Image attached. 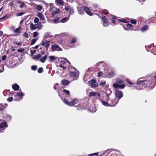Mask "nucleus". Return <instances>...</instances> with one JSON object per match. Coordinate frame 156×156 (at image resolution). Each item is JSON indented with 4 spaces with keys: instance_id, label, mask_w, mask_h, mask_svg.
<instances>
[{
    "instance_id": "f257e3e1",
    "label": "nucleus",
    "mask_w": 156,
    "mask_h": 156,
    "mask_svg": "<svg viewBox=\"0 0 156 156\" xmlns=\"http://www.w3.org/2000/svg\"><path fill=\"white\" fill-rule=\"evenodd\" d=\"M156 84V81H155L154 77L153 79L148 81L144 80L143 78H141L137 80L135 87L138 90L143 89L147 87L150 88H153Z\"/></svg>"
},
{
    "instance_id": "f03ea898",
    "label": "nucleus",
    "mask_w": 156,
    "mask_h": 156,
    "mask_svg": "<svg viewBox=\"0 0 156 156\" xmlns=\"http://www.w3.org/2000/svg\"><path fill=\"white\" fill-rule=\"evenodd\" d=\"M116 83H114L113 84V87L116 89H122L124 88L125 85L124 84H121L123 83V81L120 79L116 80Z\"/></svg>"
},
{
    "instance_id": "7ed1b4c3",
    "label": "nucleus",
    "mask_w": 156,
    "mask_h": 156,
    "mask_svg": "<svg viewBox=\"0 0 156 156\" xmlns=\"http://www.w3.org/2000/svg\"><path fill=\"white\" fill-rule=\"evenodd\" d=\"M60 61L61 62V64L58 66L59 67L63 69H65L68 66H69L70 63L66 59L62 58Z\"/></svg>"
},
{
    "instance_id": "20e7f679",
    "label": "nucleus",
    "mask_w": 156,
    "mask_h": 156,
    "mask_svg": "<svg viewBox=\"0 0 156 156\" xmlns=\"http://www.w3.org/2000/svg\"><path fill=\"white\" fill-rule=\"evenodd\" d=\"M63 102L66 105L69 106H73L76 105L78 101V100L76 98L73 99L72 101L69 102L66 98H64L63 100Z\"/></svg>"
},
{
    "instance_id": "39448f33",
    "label": "nucleus",
    "mask_w": 156,
    "mask_h": 156,
    "mask_svg": "<svg viewBox=\"0 0 156 156\" xmlns=\"http://www.w3.org/2000/svg\"><path fill=\"white\" fill-rule=\"evenodd\" d=\"M49 12H51L52 16H54L60 13L58 9L54 6H51L49 8Z\"/></svg>"
},
{
    "instance_id": "423d86ee",
    "label": "nucleus",
    "mask_w": 156,
    "mask_h": 156,
    "mask_svg": "<svg viewBox=\"0 0 156 156\" xmlns=\"http://www.w3.org/2000/svg\"><path fill=\"white\" fill-rule=\"evenodd\" d=\"M111 17L112 18L111 21L112 22V23L115 24H116V23L118 21L122 22L123 23L126 22V21L125 20L116 19V17L115 16H112Z\"/></svg>"
},
{
    "instance_id": "0eeeda50",
    "label": "nucleus",
    "mask_w": 156,
    "mask_h": 156,
    "mask_svg": "<svg viewBox=\"0 0 156 156\" xmlns=\"http://www.w3.org/2000/svg\"><path fill=\"white\" fill-rule=\"evenodd\" d=\"M89 95L90 97H94L96 99H100L101 94L99 93H96L95 92H90L89 93Z\"/></svg>"
},
{
    "instance_id": "6e6552de",
    "label": "nucleus",
    "mask_w": 156,
    "mask_h": 156,
    "mask_svg": "<svg viewBox=\"0 0 156 156\" xmlns=\"http://www.w3.org/2000/svg\"><path fill=\"white\" fill-rule=\"evenodd\" d=\"M70 76L72 77H73L75 80L77 79L78 78L79 73L78 72H71L69 73Z\"/></svg>"
},
{
    "instance_id": "1a4fd4ad",
    "label": "nucleus",
    "mask_w": 156,
    "mask_h": 156,
    "mask_svg": "<svg viewBox=\"0 0 156 156\" xmlns=\"http://www.w3.org/2000/svg\"><path fill=\"white\" fill-rule=\"evenodd\" d=\"M102 19L103 22V26L104 27L107 26L108 25V22L109 21L108 19L105 16H102Z\"/></svg>"
},
{
    "instance_id": "9d476101",
    "label": "nucleus",
    "mask_w": 156,
    "mask_h": 156,
    "mask_svg": "<svg viewBox=\"0 0 156 156\" xmlns=\"http://www.w3.org/2000/svg\"><path fill=\"white\" fill-rule=\"evenodd\" d=\"M51 49L52 51H61L62 49L57 44H54L52 46Z\"/></svg>"
},
{
    "instance_id": "9b49d317",
    "label": "nucleus",
    "mask_w": 156,
    "mask_h": 156,
    "mask_svg": "<svg viewBox=\"0 0 156 156\" xmlns=\"http://www.w3.org/2000/svg\"><path fill=\"white\" fill-rule=\"evenodd\" d=\"M108 75L107 77L108 78L112 77L115 74V73L114 72L112 69H108Z\"/></svg>"
},
{
    "instance_id": "f8f14e48",
    "label": "nucleus",
    "mask_w": 156,
    "mask_h": 156,
    "mask_svg": "<svg viewBox=\"0 0 156 156\" xmlns=\"http://www.w3.org/2000/svg\"><path fill=\"white\" fill-rule=\"evenodd\" d=\"M50 41L47 40H43L42 41V45L47 48H48L50 45Z\"/></svg>"
},
{
    "instance_id": "ddd939ff",
    "label": "nucleus",
    "mask_w": 156,
    "mask_h": 156,
    "mask_svg": "<svg viewBox=\"0 0 156 156\" xmlns=\"http://www.w3.org/2000/svg\"><path fill=\"white\" fill-rule=\"evenodd\" d=\"M15 97L17 96L22 97L21 99L23 98V97L24 95V93L22 92H14L13 93Z\"/></svg>"
},
{
    "instance_id": "4468645a",
    "label": "nucleus",
    "mask_w": 156,
    "mask_h": 156,
    "mask_svg": "<svg viewBox=\"0 0 156 156\" xmlns=\"http://www.w3.org/2000/svg\"><path fill=\"white\" fill-rule=\"evenodd\" d=\"M115 95L116 97L119 99H120L123 96V94L122 92L119 90L116 91Z\"/></svg>"
},
{
    "instance_id": "2eb2a0df",
    "label": "nucleus",
    "mask_w": 156,
    "mask_h": 156,
    "mask_svg": "<svg viewBox=\"0 0 156 156\" xmlns=\"http://www.w3.org/2000/svg\"><path fill=\"white\" fill-rule=\"evenodd\" d=\"M90 85L92 87H96L98 86V84L96 83V80H91Z\"/></svg>"
},
{
    "instance_id": "dca6fc26",
    "label": "nucleus",
    "mask_w": 156,
    "mask_h": 156,
    "mask_svg": "<svg viewBox=\"0 0 156 156\" xmlns=\"http://www.w3.org/2000/svg\"><path fill=\"white\" fill-rule=\"evenodd\" d=\"M68 71L69 72V73L71 72H78V71L74 67L72 66H69Z\"/></svg>"
},
{
    "instance_id": "f3484780",
    "label": "nucleus",
    "mask_w": 156,
    "mask_h": 156,
    "mask_svg": "<svg viewBox=\"0 0 156 156\" xmlns=\"http://www.w3.org/2000/svg\"><path fill=\"white\" fill-rule=\"evenodd\" d=\"M119 100H116L115 99L114 100H112L111 102H109V104L111 105V106H115L118 102Z\"/></svg>"
},
{
    "instance_id": "a211bd4d",
    "label": "nucleus",
    "mask_w": 156,
    "mask_h": 156,
    "mask_svg": "<svg viewBox=\"0 0 156 156\" xmlns=\"http://www.w3.org/2000/svg\"><path fill=\"white\" fill-rule=\"evenodd\" d=\"M61 83L62 85L66 86L69 83V80L63 79L61 81Z\"/></svg>"
},
{
    "instance_id": "6ab92c4d",
    "label": "nucleus",
    "mask_w": 156,
    "mask_h": 156,
    "mask_svg": "<svg viewBox=\"0 0 156 156\" xmlns=\"http://www.w3.org/2000/svg\"><path fill=\"white\" fill-rule=\"evenodd\" d=\"M84 9L85 12L89 15L91 16L92 15V13L90 11L89 8L87 7H85L84 8Z\"/></svg>"
},
{
    "instance_id": "aec40b11",
    "label": "nucleus",
    "mask_w": 156,
    "mask_h": 156,
    "mask_svg": "<svg viewBox=\"0 0 156 156\" xmlns=\"http://www.w3.org/2000/svg\"><path fill=\"white\" fill-rule=\"evenodd\" d=\"M19 86L16 83H15L12 85V89L15 91L18 90L19 89Z\"/></svg>"
},
{
    "instance_id": "412c9836",
    "label": "nucleus",
    "mask_w": 156,
    "mask_h": 156,
    "mask_svg": "<svg viewBox=\"0 0 156 156\" xmlns=\"http://www.w3.org/2000/svg\"><path fill=\"white\" fill-rule=\"evenodd\" d=\"M133 26L130 24H126L125 26H124L123 27L125 30H128L129 29H130L131 27H132Z\"/></svg>"
},
{
    "instance_id": "4be33fe9",
    "label": "nucleus",
    "mask_w": 156,
    "mask_h": 156,
    "mask_svg": "<svg viewBox=\"0 0 156 156\" xmlns=\"http://www.w3.org/2000/svg\"><path fill=\"white\" fill-rule=\"evenodd\" d=\"M36 8L38 11H41L42 10H43V11H44L42 6L40 5H36Z\"/></svg>"
},
{
    "instance_id": "5701e85b",
    "label": "nucleus",
    "mask_w": 156,
    "mask_h": 156,
    "mask_svg": "<svg viewBox=\"0 0 156 156\" xmlns=\"http://www.w3.org/2000/svg\"><path fill=\"white\" fill-rule=\"evenodd\" d=\"M37 16L41 20H44V15L41 13L39 12L38 13Z\"/></svg>"
},
{
    "instance_id": "b1692460",
    "label": "nucleus",
    "mask_w": 156,
    "mask_h": 156,
    "mask_svg": "<svg viewBox=\"0 0 156 156\" xmlns=\"http://www.w3.org/2000/svg\"><path fill=\"white\" fill-rule=\"evenodd\" d=\"M101 101L102 102V104L104 106L107 107L111 106L110 105H109L110 104H109L108 102L105 101L103 100H101Z\"/></svg>"
},
{
    "instance_id": "393cba45",
    "label": "nucleus",
    "mask_w": 156,
    "mask_h": 156,
    "mask_svg": "<svg viewBox=\"0 0 156 156\" xmlns=\"http://www.w3.org/2000/svg\"><path fill=\"white\" fill-rule=\"evenodd\" d=\"M96 65L97 66H100V67H101V66H105V64L103 62L101 61L98 63Z\"/></svg>"
},
{
    "instance_id": "a878e982",
    "label": "nucleus",
    "mask_w": 156,
    "mask_h": 156,
    "mask_svg": "<svg viewBox=\"0 0 156 156\" xmlns=\"http://www.w3.org/2000/svg\"><path fill=\"white\" fill-rule=\"evenodd\" d=\"M41 57L40 54H38L34 56H32V58L34 60H37L40 58Z\"/></svg>"
},
{
    "instance_id": "bb28decb",
    "label": "nucleus",
    "mask_w": 156,
    "mask_h": 156,
    "mask_svg": "<svg viewBox=\"0 0 156 156\" xmlns=\"http://www.w3.org/2000/svg\"><path fill=\"white\" fill-rule=\"evenodd\" d=\"M47 58V56L46 55H45L43 57L40 59V61L42 63H44L46 61Z\"/></svg>"
},
{
    "instance_id": "cd10ccee",
    "label": "nucleus",
    "mask_w": 156,
    "mask_h": 156,
    "mask_svg": "<svg viewBox=\"0 0 156 156\" xmlns=\"http://www.w3.org/2000/svg\"><path fill=\"white\" fill-rule=\"evenodd\" d=\"M6 104L3 105L0 104V111L2 110L6 107Z\"/></svg>"
},
{
    "instance_id": "c85d7f7f",
    "label": "nucleus",
    "mask_w": 156,
    "mask_h": 156,
    "mask_svg": "<svg viewBox=\"0 0 156 156\" xmlns=\"http://www.w3.org/2000/svg\"><path fill=\"white\" fill-rule=\"evenodd\" d=\"M148 27L147 25H145L144 26L142 27L141 29V30L142 31H144L148 29Z\"/></svg>"
},
{
    "instance_id": "c756f323",
    "label": "nucleus",
    "mask_w": 156,
    "mask_h": 156,
    "mask_svg": "<svg viewBox=\"0 0 156 156\" xmlns=\"http://www.w3.org/2000/svg\"><path fill=\"white\" fill-rule=\"evenodd\" d=\"M21 29L20 27H19L18 28L16 29L14 31V32L15 33L18 34L20 33V31Z\"/></svg>"
},
{
    "instance_id": "7c9ffc66",
    "label": "nucleus",
    "mask_w": 156,
    "mask_h": 156,
    "mask_svg": "<svg viewBox=\"0 0 156 156\" xmlns=\"http://www.w3.org/2000/svg\"><path fill=\"white\" fill-rule=\"evenodd\" d=\"M35 27L36 30L37 29H40L41 27V23H39L35 24Z\"/></svg>"
},
{
    "instance_id": "2f4dec72",
    "label": "nucleus",
    "mask_w": 156,
    "mask_h": 156,
    "mask_svg": "<svg viewBox=\"0 0 156 156\" xmlns=\"http://www.w3.org/2000/svg\"><path fill=\"white\" fill-rule=\"evenodd\" d=\"M78 11L79 13L80 14H81V15L83 14V13H84V11H83V9H81V8H79L78 9Z\"/></svg>"
},
{
    "instance_id": "473e14b6",
    "label": "nucleus",
    "mask_w": 156,
    "mask_h": 156,
    "mask_svg": "<svg viewBox=\"0 0 156 156\" xmlns=\"http://www.w3.org/2000/svg\"><path fill=\"white\" fill-rule=\"evenodd\" d=\"M69 17H65L62 19L61 20V22L62 23H65L69 19Z\"/></svg>"
},
{
    "instance_id": "72a5a7b5",
    "label": "nucleus",
    "mask_w": 156,
    "mask_h": 156,
    "mask_svg": "<svg viewBox=\"0 0 156 156\" xmlns=\"http://www.w3.org/2000/svg\"><path fill=\"white\" fill-rule=\"evenodd\" d=\"M55 2L56 3L60 5H62L63 3L62 0H55Z\"/></svg>"
},
{
    "instance_id": "f704fd0d",
    "label": "nucleus",
    "mask_w": 156,
    "mask_h": 156,
    "mask_svg": "<svg viewBox=\"0 0 156 156\" xmlns=\"http://www.w3.org/2000/svg\"><path fill=\"white\" fill-rule=\"evenodd\" d=\"M30 28L31 30H36L35 24H32L30 26Z\"/></svg>"
},
{
    "instance_id": "c9c22d12",
    "label": "nucleus",
    "mask_w": 156,
    "mask_h": 156,
    "mask_svg": "<svg viewBox=\"0 0 156 156\" xmlns=\"http://www.w3.org/2000/svg\"><path fill=\"white\" fill-rule=\"evenodd\" d=\"M112 91L110 89H108L106 91V96H109L110 94L112 93Z\"/></svg>"
},
{
    "instance_id": "e433bc0d",
    "label": "nucleus",
    "mask_w": 156,
    "mask_h": 156,
    "mask_svg": "<svg viewBox=\"0 0 156 156\" xmlns=\"http://www.w3.org/2000/svg\"><path fill=\"white\" fill-rule=\"evenodd\" d=\"M44 38H46L48 37H51V36L48 32L46 33L44 35Z\"/></svg>"
},
{
    "instance_id": "4c0bfd02",
    "label": "nucleus",
    "mask_w": 156,
    "mask_h": 156,
    "mask_svg": "<svg viewBox=\"0 0 156 156\" xmlns=\"http://www.w3.org/2000/svg\"><path fill=\"white\" fill-rule=\"evenodd\" d=\"M9 18V16L8 15H5L3 17L0 18V20L4 19L5 20Z\"/></svg>"
},
{
    "instance_id": "58836bf2",
    "label": "nucleus",
    "mask_w": 156,
    "mask_h": 156,
    "mask_svg": "<svg viewBox=\"0 0 156 156\" xmlns=\"http://www.w3.org/2000/svg\"><path fill=\"white\" fill-rule=\"evenodd\" d=\"M49 58L51 60L53 61L55 59V57L53 56H49Z\"/></svg>"
},
{
    "instance_id": "ea45409f",
    "label": "nucleus",
    "mask_w": 156,
    "mask_h": 156,
    "mask_svg": "<svg viewBox=\"0 0 156 156\" xmlns=\"http://www.w3.org/2000/svg\"><path fill=\"white\" fill-rule=\"evenodd\" d=\"M60 19V18L59 17H57L56 18L53 20V21L55 23H57L59 21Z\"/></svg>"
},
{
    "instance_id": "a19ab883",
    "label": "nucleus",
    "mask_w": 156,
    "mask_h": 156,
    "mask_svg": "<svg viewBox=\"0 0 156 156\" xmlns=\"http://www.w3.org/2000/svg\"><path fill=\"white\" fill-rule=\"evenodd\" d=\"M63 92L65 93L68 95H69L70 94V92L69 91L66 90V89H64L63 90Z\"/></svg>"
},
{
    "instance_id": "79ce46f5",
    "label": "nucleus",
    "mask_w": 156,
    "mask_h": 156,
    "mask_svg": "<svg viewBox=\"0 0 156 156\" xmlns=\"http://www.w3.org/2000/svg\"><path fill=\"white\" fill-rule=\"evenodd\" d=\"M37 39L35 38L33 39L32 40L31 42V43L30 44L31 45H32L34 44L36 42V41Z\"/></svg>"
},
{
    "instance_id": "37998d69",
    "label": "nucleus",
    "mask_w": 156,
    "mask_h": 156,
    "mask_svg": "<svg viewBox=\"0 0 156 156\" xmlns=\"http://www.w3.org/2000/svg\"><path fill=\"white\" fill-rule=\"evenodd\" d=\"M25 13L24 12H21L20 13H17L16 14V16H21L23 15Z\"/></svg>"
},
{
    "instance_id": "c03bdc74",
    "label": "nucleus",
    "mask_w": 156,
    "mask_h": 156,
    "mask_svg": "<svg viewBox=\"0 0 156 156\" xmlns=\"http://www.w3.org/2000/svg\"><path fill=\"white\" fill-rule=\"evenodd\" d=\"M43 69L42 67H40L38 70V72L39 73H41L43 71Z\"/></svg>"
},
{
    "instance_id": "a18cd8bd",
    "label": "nucleus",
    "mask_w": 156,
    "mask_h": 156,
    "mask_svg": "<svg viewBox=\"0 0 156 156\" xmlns=\"http://www.w3.org/2000/svg\"><path fill=\"white\" fill-rule=\"evenodd\" d=\"M39 21V19L37 18L36 17L34 20V22L35 23H37Z\"/></svg>"
},
{
    "instance_id": "49530a36",
    "label": "nucleus",
    "mask_w": 156,
    "mask_h": 156,
    "mask_svg": "<svg viewBox=\"0 0 156 156\" xmlns=\"http://www.w3.org/2000/svg\"><path fill=\"white\" fill-rule=\"evenodd\" d=\"M37 68V66H31V68L32 70H35Z\"/></svg>"
},
{
    "instance_id": "de8ad7c7",
    "label": "nucleus",
    "mask_w": 156,
    "mask_h": 156,
    "mask_svg": "<svg viewBox=\"0 0 156 156\" xmlns=\"http://www.w3.org/2000/svg\"><path fill=\"white\" fill-rule=\"evenodd\" d=\"M106 82L105 81H103L102 82H101L100 83V85L101 86H104L106 84Z\"/></svg>"
},
{
    "instance_id": "09e8293b",
    "label": "nucleus",
    "mask_w": 156,
    "mask_h": 156,
    "mask_svg": "<svg viewBox=\"0 0 156 156\" xmlns=\"http://www.w3.org/2000/svg\"><path fill=\"white\" fill-rule=\"evenodd\" d=\"M102 12L103 14L107 15L108 14V11L107 10H103L102 11Z\"/></svg>"
},
{
    "instance_id": "8fccbe9b",
    "label": "nucleus",
    "mask_w": 156,
    "mask_h": 156,
    "mask_svg": "<svg viewBox=\"0 0 156 156\" xmlns=\"http://www.w3.org/2000/svg\"><path fill=\"white\" fill-rule=\"evenodd\" d=\"M74 12L73 10V9L71 8L69 9V15L73 14Z\"/></svg>"
},
{
    "instance_id": "3c124183",
    "label": "nucleus",
    "mask_w": 156,
    "mask_h": 156,
    "mask_svg": "<svg viewBox=\"0 0 156 156\" xmlns=\"http://www.w3.org/2000/svg\"><path fill=\"white\" fill-rule=\"evenodd\" d=\"M76 41V39L75 38H74L73 39L70 41V43L73 44L75 43Z\"/></svg>"
},
{
    "instance_id": "603ef678",
    "label": "nucleus",
    "mask_w": 156,
    "mask_h": 156,
    "mask_svg": "<svg viewBox=\"0 0 156 156\" xmlns=\"http://www.w3.org/2000/svg\"><path fill=\"white\" fill-rule=\"evenodd\" d=\"M130 23L132 24H136V22L135 20H130Z\"/></svg>"
},
{
    "instance_id": "864d4df0",
    "label": "nucleus",
    "mask_w": 156,
    "mask_h": 156,
    "mask_svg": "<svg viewBox=\"0 0 156 156\" xmlns=\"http://www.w3.org/2000/svg\"><path fill=\"white\" fill-rule=\"evenodd\" d=\"M36 53V50H31L30 51V54H31V55L32 56H33V54Z\"/></svg>"
},
{
    "instance_id": "5fc2aeb1",
    "label": "nucleus",
    "mask_w": 156,
    "mask_h": 156,
    "mask_svg": "<svg viewBox=\"0 0 156 156\" xmlns=\"http://www.w3.org/2000/svg\"><path fill=\"white\" fill-rule=\"evenodd\" d=\"M23 36L26 38H28L29 37L28 35L26 32H25L23 34Z\"/></svg>"
},
{
    "instance_id": "6e6d98bb",
    "label": "nucleus",
    "mask_w": 156,
    "mask_h": 156,
    "mask_svg": "<svg viewBox=\"0 0 156 156\" xmlns=\"http://www.w3.org/2000/svg\"><path fill=\"white\" fill-rule=\"evenodd\" d=\"M38 33L37 32H34L33 33V37H35L38 35Z\"/></svg>"
},
{
    "instance_id": "4d7b16f0",
    "label": "nucleus",
    "mask_w": 156,
    "mask_h": 156,
    "mask_svg": "<svg viewBox=\"0 0 156 156\" xmlns=\"http://www.w3.org/2000/svg\"><path fill=\"white\" fill-rule=\"evenodd\" d=\"M25 5V3L23 2H22L21 3V4L20 6V7L21 8H23Z\"/></svg>"
},
{
    "instance_id": "13d9d810",
    "label": "nucleus",
    "mask_w": 156,
    "mask_h": 156,
    "mask_svg": "<svg viewBox=\"0 0 156 156\" xmlns=\"http://www.w3.org/2000/svg\"><path fill=\"white\" fill-rule=\"evenodd\" d=\"M98 154V153H93V154H89L88 155L89 156H94V155H97Z\"/></svg>"
},
{
    "instance_id": "bf43d9fd",
    "label": "nucleus",
    "mask_w": 156,
    "mask_h": 156,
    "mask_svg": "<svg viewBox=\"0 0 156 156\" xmlns=\"http://www.w3.org/2000/svg\"><path fill=\"white\" fill-rule=\"evenodd\" d=\"M16 43L18 46H21L22 44V43L21 42H16Z\"/></svg>"
},
{
    "instance_id": "052dcab7",
    "label": "nucleus",
    "mask_w": 156,
    "mask_h": 156,
    "mask_svg": "<svg viewBox=\"0 0 156 156\" xmlns=\"http://www.w3.org/2000/svg\"><path fill=\"white\" fill-rule=\"evenodd\" d=\"M24 50L23 48H19L17 50V51L19 52H22Z\"/></svg>"
},
{
    "instance_id": "680f3d73",
    "label": "nucleus",
    "mask_w": 156,
    "mask_h": 156,
    "mask_svg": "<svg viewBox=\"0 0 156 156\" xmlns=\"http://www.w3.org/2000/svg\"><path fill=\"white\" fill-rule=\"evenodd\" d=\"M13 98L12 97H10L7 99V101L9 102H11L12 101Z\"/></svg>"
},
{
    "instance_id": "e2e57ef3",
    "label": "nucleus",
    "mask_w": 156,
    "mask_h": 156,
    "mask_svg": "<svg viewBox=\"0 0 156 156\" xmlns=\"http://www.w3.org/2000/svg\"><path fill=\"white\" fill-rule=\"evenodd\" d=\"M6 56L5 55H3L2 58V61H4L6 59Z\"/></svg>"
},
{
    "instance_id": "0e129e2a",
    "label": "nucleus",
    "mask_w": 156,
    "mask_h": 156,
    "mask_svg": "<svg viewBox=\"0 0 156 156\" xmlns=\"http://www.w3.org/2000/svg\"><path fill=\"white\" fill-rule=\"evenodd\" d=\"M43 2L44 3V5L46 7V8H47L49 6V4H48V3H47L45 2Z\"/></svg>"
},
{
    "instance_id": "69168bd1",
    "label": "nucleus",
    "mask_w": 156,
    "mask_h": 156,
    "mask_svg": "<svg viewBox=\"0 0 156 156\" xmlns=\"http://www.w3.org/2000/svg\"><path fill=\"white\" fill-rule=\"evenodd\" d=\"M106 100H107V101L108 102H109V103L110 98L109 97V96H107L106 97Z\"/></svg>"
},
{
    "instance_id": "338daca9",
    "label": "nucleus",
    "mask_w": 156,
    "mask_h": 156,
    "mask_svg": "<svg viewBox=\"0 0 156 156\" xmlns=\"http://www.w3.org/2000/svg\"><path fill=\"white\" fill-rule=\"evenodd\" d=\"M103 73L102 72H100L98 73V77H100L102 75Z\"/></svg>"
},
{
    "instance_id": "774afa93",
    "label": "nucleus",
    "mask_w": 156,
    "mask_h": 156,
    "mask_svg": "<svg viewBox=\"0 0 156 156\" xmlns=\"http://www.w3.org/2000/svg\"><path fill=\"white\" fill-rule=\"evenodd\" d=\"M65 9L66 11H68L71 9L69 6H66L65 7Z\"/></svg>"
}]
</instances>
